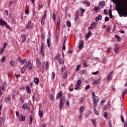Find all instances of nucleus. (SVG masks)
<instances>
[{
  "label": "nucleus",
  "mask_w": 127,
  "mask_h": 127,
  "mask_svg": "<svg viewBox=\"0 0 127 127\" xmlns=\"http://www.w3.org/2000/svg\"><path fill=\"white\" fill-rule=\"evenodd\" d=\"M112 1L115 3L116 10H117L119 16L122 17H127V0H112Z\"/></svg>",
  "instance_id": "1"
},
{
  "label": "nucleus",
  "mask_w": 127,
  "mask_h": 127,
  "mask_svg": "<svg viewBox=\"0 0 127 127\" xmlns=\"http://www.w3.org/2000/svg\"><path fill=\"white\" fill-rule=\"evenodd\" d=\"M48 10H46L44 11V13L41 18V23L42 25H44L46 19V16H47Z\"/></svg>",
  "instance_id": "2"
},
{
  "label": "nucleus",
  "mask_w": 127,
  "mask_h": 127,
  "mask_svg": "<svg viewBox=\"0 0 127 127\" xmlns=\"http://www.w3.org/2000/svg\"><path fill=\"white\" fill-rule=\"evenodd\" d=\"M37 69L38 72L42 71V63L39 58L36 59Z\"/></svg>",
  "instance_id": "3"
},
{
  "label": "nucleus",
  "mask_w": 127,
  "mask_h": 127,
  "mask_svg": "<svg viewBox=\"0 0 127 127\" xmlns=\"http://www.w3.org/2000/svg\"><path fill=\"white\" fill-rule=\"evenodd\" d=\"M28 68L29 70H32L33 69V67L32 66V63L31 61H29L26 63L23 66V68Z\"/></svg>",
  "instance_id": "4"
},
{
  "label": "nucleus",
  "mask_w": 127,
  "mask_h": 127,
  "mask_svg": "<svg viewBox=\"0 0 127 127\" xmlns=\"http://www.w3.org/2000/svg\"><path fill=\"white\" fill-rule=\"evenodd\" d=\"M99 97H96L95 98H94L93 100V109L95 110L96 108H97V105L98 103H99Z\"/></svg>",
  "instance_id": "5"
},
{
  "label": "nucleus",
  "mask_w": 127,
  "mask_h": 127,
  "mask_svg": "<svg viewBox=\"0 0 127 127\" xmlns=\"http://www.w3.org/2000/svg\"><path fill=\"white\" fill-rule=\"evenodd\" d=\"M64 106V100H63V98L61 97L60 99L59 102V108L60 110L62 111V108Z\"/></svg>",
  "instance_id": "6"
},
{
  "label": "nucleus",
  "mask_w": 127,
  "mask_h": 127,
  "mask_svg": "<svg viewBox=\"0 0 127 127\" xmlns=\"http://www.w3.org/2000/svg\"><path fill=\"white\" fill-rule=\"evenodd\" d=\"M82 84V81L81 80H78L75 84V86L74 87V89L75 90H78L79 89V87H80V85Z\"/></svg>",
  "instance_id": "7"
},
{
  "label": "nucleus",
  "mask_w": 127,
  "mask_h": 127,
  "mask_svg": "<svg viewBox=\"0 0 127 127\" xmlns=\"http://www.w3.org/2000/svg\"><path fill=\"white\" fill-rule=\"evenodd\" d=\"M104 3H105V1L100 2L98 6L97 7H95L94 8V9L96 10L97 12H98L97 11H99V9H101V8H102L104 6Z\"/></svg>",
  "instance_id": "8"
},
{
  "label": "nucleus",
  "mask_w": 127,
  "mask_h": 127,
  "mask_svg": "<svg viewBox=\"0 0 127 127\" xmlns=\"http://www.w3.org/2000/svg\"><path fill=\"white\" fill-rule=\"evenodd\" d=\"M26 29H32V28H33L31 21H29L26 25Z\"/></svg>",
  "instance_id": "9"
},
{
  "label": "nucleus",
  "mask_w": 127,
  "mask_h": 127,
  "mask_svg": "<svg viewBox=\"0 0 127 127\" xmlns=\"http://www.w3.org/2000/svg\"><path fill=\"white\" fill-rule=\"evenodd\" d=\"M97 26V23L96 22H94L92 23L90 27H89L88 29L89 30H92V29H94Z\"/></svg>",
  "instance_id": "10"
},
{
  "label": "nucleus",
  "mask_w": 127,
  "mask_h": 127,
  "mask_svg": "<svg viewBox=\"0 0 127 127\" xmlns=\"http://www.w3.org/2000/svg\"><path fill=\"white\" fill-rule=\"evenodd\" d=\"M22 108L23 110H30V107L27 103H24L22 106Z\"/></svg>",
  "instance_id": "11"
},
{
  "label": "nucleus",
  "mask_w": 127,
  "mask_h": 127,
  "mask_svg": "<svg viewBox=\"0 0 127 127\" xmlns=\"http://www.w3.org/2000/svg\"><path fill=\"white\" fill-rule=\"evenodd\" d=\"M26 120L25 116L23 115H20L19 117V122H25Z\"/></svg>",
  "instance_id": "12"
},
{
  "label": "nucleus",
  "mask_w": 127,
  "mask_h": 127,
  "mask_svg": "<svg viewBox=\"0 0 127 127\" xmlns=\"http://www.w3.org/2000/svg\"><path fill=\"white\" fill-rule=\"evenodd\" d=\"M113 73H114V71H112L109 74V75L107 77V81H109L112 80V78L113 77L112 75L113 74Z\"/></svg>",
  "instance_id": "13"
},
{
  "label": "nucleus",
  "mask_w": 127,
  "mask_h": 127,
  "mask_svg": "<svg viewBox=\"0 0 127 127\" xmlns=\"http://www.w3.org/2000/svg\"><path fill=\"white\" fill-rule=\"evenodd\" d=\"M62 97H63V92L62 91H60V92L58 93L56 95V99L57 100H59Z\"/></svg>",
  "instance_id": "14"
},
{
  "label": "nucleus",
  "mask_w": 127,
  "mask_h": 127,
  "mask_svg": "<svg viewBox=\"0 0 127 127\" xmlns=\"http://www.w3.org/2000/svg\"><path fill=\"white\" fill-rule=\"evenodd\" d=\"M61 55L60 54H57L55 56V59L57 61H60L62 58Z\"/></svg>",
  "instance_id": "15"
},
{
  "label": "nucleus",
  "mask_w": 127,
  "mask_h": 127,
  "mask_svg": "<svg viewBox=\"0 0 127 127\" xmlns=\"http://www.w3.org/2000/svg\"><path fill=\"white\" fill-rule=\"evenodd\" d=\"M42 45L41 47V50L40 51V53L43 55V56H44V54L43 53V50H44V44L43 42H41Z\"/></svg>",
  "instance_id": "16"
},
{
  "label": "nucleus",
  "mask_w": 127,
  "mask_h": 127,
  "mask_svg": "<svg viewBox=\"0 0 127 127\" xmlns=\"http://www.w3.org/2000/svg\"><path fill=\"white\" fill-rule=\"evenodd\" d=\"M21 38H22L21 42H22V43H23L24 42H25V41H26V40L27 39V38L26 37V35L22 34L21 35Z\"/></svg>",
  "instance_id": "17"
},
{
  "label": "nucleus",
  "mask_w": 127,
  "mask_h": 127,
  "mask_svg": "<svg viewBox=\"0 0 127 127\" xmlns=\"http://www.w3.org/2000/svg\"><path fill=\"white\" fill-rule=\"evenodd\" d=\"M79 11H77L75 15V18L74 19L75 22H77V21H78V19H79Z\"/></svg>",
  "instance_id": "18"
},
{
  "label": "nucleus",
  "mask_w": 127,
  "mask_h": 127,
  "mask_svg": "<svg viewBox=\"0 0 127 127\" xmlns=\"http://www.w3.org/2000/svg\"><path fill=\"white\" fill-rule=\"evenodd\" d=\"M38 113H39V116L40 117V118H42L44 114L43 111H41V108H39V111H38Z\"/></svg>",
  "instance_id": "19"
},
{
  "label": "nucleus",
  "mask_w": 127,
  "mask_h": 127,
  "mask_svg": "<svg viewBox=\"0 0 127 127\" xmlns=\"http://www.w3.org/2000/svg\"><path fill=\"white\" fill-rule=\"evenodd\" d=\"M26 90L28 94H30L31 93V90L29 86H26Z\"/></svg>",
  "instance_id": "20"
},
{
  "label": "nucleus",
  "mask_w": 127,
  "mask_h": 127,
  "mask_svg": "<svg viewBox=\"0 0 127 127\" xmlns=\"http://www.w3.org/2000/svg\"><path fill=\"white\" fill-rule=\"evenodd\" d=\"M7 22L5 21L2 20V19H0V25H5L6 24Z\"/></svg>",
  "instance_id": "21"
},
{
  "label": "nucleus",
  "mask_w": 127,
  "mask_h": 127,
  "mask_svg": "<svg viewBox=\"0 0 127 127\" xmlns=\"http://www.w3.org/2000/svg\"><path fill=\"white\" fill-rule=\"evenodd\" d=\"M101 80H102V78L98 79L97 80L94 81V82H93V84L94 85L99 84V83H100V82L101 81Z\"/></svg>",
  "instance_id": "22"
},
{
  "label": "nucleus",
  "mask_w": 127,
  "mask_h": 127,
  "mask_svg": "<svg viewBox=\"0 0 127 127\" xmlns=\"http://www.w3.org/2000/svg\"><path fill=\"white\" fill-rule=\"evenodd\" d=\"M91 35H92V32L89 31L88 33H87L86 35V39H88L91 37Z\"/></svg>",
  "instance_id": "23"
},
{
  "label": "nucleus",
  "mask_w": 127,
  "mask_h": 127,
  "mask_svg": "<svg viewBox=\"0 0 127 127\" xmlns=\"http://www.w3.org/2000/svg\"><path fill=\"white\" fill-rule=\"evenodd\" d=\"M34 82L36 84L38 85L39 83V78H35L34 79Z\"/></svg>",
  "instance_id": "24"
},
{
  "label": "nucleus",
  "mask_w": 127,
  "mask_h": 127,
  "mask_svg": "<svg viewBox=\"0 0 127 127\" xmlns=\"http://www.w3.org/2000/svg\"><path fill=\"white\" fill-rule=\"evenodd\" d=\"M119 50V46L117 44H116L115 45V53H117V52H118Z\"/></svg>",
  "instance_id": "25"
},
{
  "label": "nucleus",
  "mask_w": 127,
  "mask_h": 127,
  "mask_svg": "<svg viewBox=\"0 0 127 127\" xmlns=\"http://www.w3.org/2000/svg\"><path fill=\"white\" fill-rule=\"evenodd\" d=\"M84 47V42L83 41H80V44L78 46L79 49H82Z\"/></svg>",
  "instance_id": "26"
},
{
  "label": "nucleus",
  "mask_w": 127,
  "mask_h": 127,
  "mask_svg": "<svg viewBox=\"0 0 127 127\" xmlns=\"http://www.w3.org/2000/svg\"><path fill=\"white\" fill-rule=\"evenodd\" d=\"M99 20H102V15H99L98 16L96 17L95 18V21L96 22L99 21Z\"/></svg>",
  "instance_id": "27"
},
{
  "label": "nucleus",
  "mask_w": 127,
  "mask_h": 127,
  "mask_svg": "<svg viewBox=\"0 0 127 127\" xmlns=\"http://www.w3.org/2000/svg\"><path fill=\"white\" fill-rule=\"evenodd\" d=\"M85 109V108L84 106H81L80 109H79V113L80 114H83V112H84V110Z\"/></svg>",
  "instance_id": "28"
},
{
  "label": "nucleus",
  "mask_w": 127,
  "mask_h": 127,
  "mask_svg": "<svg viewBox=\"0 0 127 127\" xmlns=\"http://www.w3.org/2000/svg\"><path fill=\"white\" fill-rule=\"evenodd\" d=\"M15 64V62L13 60H11L9 62V64L11 67H14Z\"/></svg>",
  "instance_id": "29"
},
{
  "label": "nucleus",
  "mask_w": 127,
  "mask_h": 127,
  "mask_svg": "<svg viewBox=\"0 0 127 127\" xmlns=\"http://www.w3.org/2000/svg\"><path fill=\"white\" fill-rule=\"evenodd\" d=\"M115 37L116 38H117V41L118 42H120V41H121V38L120 36H119L118 35H116Z\"/></svg>",
  "instance_id": "30"
},
{
  "label": "nucleus",
  "mask_w": 127,
  "mask_h": 127,
  "mask_svg": "<svg viewBox=\"0 0 127 127\" xmlns=\"http://www.w3.org/2000/svg\"><path fill=\"white\" fill-rule=\"evenodd\" d=\"M47 45L48 47H51V40H50L49 38L47 39Z\"/></svg>",
  "instance_id": "31"
},
{
  "label": "nucleus",
  "mask_w": 127,
  "mask_h": 127,
  "mask_svg": "<svg viewBox=\"0 0 127 127\" xmlns=\"http://www.w3.org/2000/svg\"><path fill=\"white\" fill-rule=\"evenodd\" d=\"M4 101H5V102L6 103H8L10 101V98L9 97H6V98H5Z\"/></svg>",
  "instance_id": "32"
},
{
  "label": "nucleus",
  "mask_w": 127,
  "mask_h": 127,
  "mask_svg": "<svg viewBox=\"0 0 127 127\" xmlns=\"http://www.w3.org/2000/svg\"><path fill=\"white\" fill-rule=\"evenodd\" d=\"M83 3L84 4H87V6H90V5H91V3H90V2L88 1V0H85L83 2Z\"/></svg>",
  "instance_id": "33"
},
{
  "label": "nucleus",
  "mask_w": 127,
  "mask_h": 127,
  "mask_svg": "<svg viewBox=\"0 0 127 127\" xmlns=\"http://www.w3.org/2000/svg\"><path fill=\"white\" fill-rule=\"evenodd\" d=\"M127 94V89H125L124 92L122 94V99H124V96L125 95Z\"/></svg>",
  "instance_id": "34"
},
{
  "label": "nucleus",
  "mask_w": 127,
  "mask_h": 127,
  "mask_svg": "<svg viewBox=\"0 0 127 127\" xmlns=\"http://www.w3.org/2000/svg\"><path fill=\"white\" fill-rule=\"evenodd\" d=\"M30 123H29V125H31L33 124V117L32 116H30Z\"/></svg>",
  "instance_id": "35"
},
{
  "label": "nucleus",
  "mask_w": 127,
  "mask_h": 127,
  "mask_svg": "<svg viewBox=\"0 0 127 127\" xmlns=\"http://www.w3.org/2000/svg\"><path fill=\"white\" fill-rule=\"evenodd\" d=\"M59 64H61V65H63L64 64V61L62 59H60L58 61Z\"/></svg>",
  "instance_id": "36"
},
{
  "label": "nucleus",
  "mask_w": 127,
  "mask_h": 127,
  "mask_svg": "<svg viewBox=\"0 0 127 127\" xmlns=\"http://www.w3.org/2000/svg\"><path fill=\"white\" fill-rule=\"evenodd\" d=\"M103 116L104 118L107 119L108 117H109V115L108 114V113L105 112L103 114Z\"/></svg>",
  "instance_id": "37"
},
{
  "label": "nucleus",
  "mask_w": 127,
  "mask_h": 127,
  "mask_svg": "<svg viewBox=\"0 0 127 127\" xmlns=\"http://www.w3.org/2000/svg\"><path fill=\"white\" fill-rule=\"evenodd\" d=\"M82 64H83V66L84 67H88V64H87V63L86 62V61H84V62H83V63Z\"/></svg>",
  "instance_id": "38"
},
{
  "label": "nucleus",
  "mask_w": 127,
  "mask_h": 127,
  "mask_svg": "<svg viewBox=\"0 0 127 127\" xmlns=\"http://www.w3.org/2000/svg\"><path fill=\"white\" fill-rule=\"evenodd\" d=\"M92 98H93V100H94V98L96 99V98H99V97L96 96L95 93V92H92Z\"/></svg>",
  "instance_id": "39"
},
{
  "label": "nucleus",
  "mask_w": 127,
  "mask_h": 127,
  "mask_svg": "<svg viewBox=\"0 0 127 127\" xmlns=\"http://www.w3.org/2000/svg\"><path fill=\"white\" fill-rule=\"evenodd\" d=\"M26 62H27L26 59L22 60V62H21V65H24V63H26Z\"/></svg>",
  "instance_id": "40"
},
{
  "label": "nucleus",
  "mask_w": 127,
  "mask_h": 127,
  "mask_svg": "<svg viewBox=\"0 0 127 127\" xmlns=\"http://www.w3.org/2000/svg\"><path fill=\"white\" fill-rule=\"evenodd\" d=\"M4 122V119L2 117H0V124H2V123Z\"/></svg>",
  "instance_id": "41"
},
{
  "label": "nucleus",
  "mask_w": 127,
  "mask_h": 127,
  "mask_svg": "<svg viewBox=\"0 0 127 127\" xmlns=\"http://www.w3.org/2000/svg\"><path fill=\"white\" fill-rule=\"evenodd\" d=\"M49 67V63L48 62H46V65H45V68L46 69H48Z\"/></svg>",
  "instance_id": "42"
},
{
  "label": "nucleus",
  "mask_w": 127,
  "mask_h": 127,
  "mask_svg": "<svg viewBox=\"0 0 127 127\" xmlns=\"http://www.w3.org/2000/svg\"><path fill=\"white\" fill-rule=\"evenodd\" d=\"M26 69V67L23 68V67H22V68L21 69V73H24L25 72V70Z\"/></svg>",
  "instance_id": "43"
},
{
  "label": "nucleus",
  "mask_w": 127,
  "mask_h": 127,
  "mask_svg": "<svg viewBox=\"0 0 127 127\" xmlns=\"http://www.w3.org/2000/svg\"><path fill=\"white\" fill-rule=\"evenodd\" d=\"M6 59V57H2L1 60V63H3V62H4L5 60Z\"/></svg>",
  "instance_id": "44"
},
{
  "label": "nucleus",
  "mask_w": 127,
  "mask_h": 127,
  "mask_svg": "<svg viewBox=\"0 0 127 127\" xmlns=\"http://www.w3.org/2000/svg\"><path fill=\"white\" fill-rule=\"evenodd\" d=\"M94 110L95 114L96 115H99V112L98 111H97L96 108H94Z\"/></svg>",
  "instance_id": "45"
},
{
  "label": "nucleus",
  "mask_w": 127,
  "mask_h": 127,
  "mask_svg": "<svg viewBox=\"0 0 127 127\" xmlns=\"http://www.w3.org/2000/svg\"><path fill=\"white\" fill-rule=\"evenodd\" d=\"M55 77H56V74L54 72H52V79H55Z\"/></svg>",
  "instance_id": "46"
},
{
  "label": "nucleus",
  "mask_w": 127,
  "mask_h": 127,
  "mask_svg": "<svg viewBox=\"0 0 127 127\" xmlns=\"http://www.w3.org/2000/svg\"><path fill=\"white\" fill-rule=\"evenodd\" d=\"M4 50H5V49H3V48H1L0 50V53L1 54H2L4 51Z\"/></svg>",
  "instance_id": "47"
},
{
  "label": "nucleus",
  "mask_w": 127,
  "mask_h": 127,
  "mask_svg": "<svg viewBox=\"0 0 127 127\" xmlns=\"http://www.w3.org/2000/svg\"><path fill=\"white\" fill-rule=\"evenodd\" d=\"M45 36L43 34H42V35H41V40H42V41H44L45 40Z\"/></svg>",
  "instance_id": "48"
},
{
  "label": "nucleus",
  "mask_w": 127,
  "mask_h": 127,
  "mask_svg": "<svg viewBox=\"0 0 127 127\" xmlns=\"http://www.w3.org/2000/svg\"><path fill=\"white\" fill-rule=\"evenodd\" d=\"M67 78V72H65L63 75V78L66 79Z\"/></svg>",
  "instance_id": "49"
},
{
  "label": "nucleus",
  "mask_w": 127,
  "mask_h": 127,
  "mask_svg": "<svg viewBox=\"0 0 127 127\" xmlns=\"http://www.w3.org/2000/svg\"><path fill=\"white\" fill-rule=\"evenodd\" d=\"M81 67V64H79L77 66L76 71H79L80 70V67Z\"/></svg>",
  "instance_id": "50"
},
{
  "label": "nucleus",
  "mask_w": 127,
  "mask_h": 127,
  "mask_svg": "<svg viewBox=\"0 0 127 127\" xmlns=\"http://www.w3.org/2000/svg\"><path fill=\"white\" fill-rule=\"evenodd\" d=\"M67 27H70V26H71V23H70V21H67Z\"/></svg>",
  "instance_id": "51"
},
{
  "label": "nucleus",
  "mask_w": 127,
  "mask_h": 127,
  "mask_svg": "<svg viewBox=\"0 0 127 127\" xmlns=\"http://www.w3.org/2000/svg\"><path fill=\"white\" fill-rule=\"evenodd\" d=\"M52 19L53 20H55V19H56V14L55 12H54L53 15L52 16Z\"/></svg>",
  "instance_id": "52"
},
{
  "label": "nucleus",
  "mask_w": 127,
  "mask_h": 127,
  "mask_svg": "<svg viewBox=\"0 0 127 127\" xmlns=\"http://www.w3.org/2000/svg\"><path fill=\"white\" fill-rule=\"evenodd\" d=\"M4 26H5L6 27V28H8L9 29V30H10L11 28L8 25H7V23H6V24L4 25Z\"/></svg>",
  "instance_id": "53"
},
{
  "label": "nucleus",
  "mask_w": 127,
  "mask_h": 127,
  "mask_svg": "<svg viewBox=\"0 0 127 127\" xmlns=\"http://www.w3.org/2000/svg\"><path fill=\"white\" fill-rule=\"evenodd\" d=\"M65 69H66V68H65V66H63L61 69L62 72H64Z\"/></svg>",
  "instance_id": "54"
},
{
  "label": "nucleus",
  "mask_w": 127,
  "mask_h": 127,
  "mask_svg": "<svg viewBox=\"0 0 127 127\" xmlns=\"http://www.w3.org/2000/svg\"><path fill=\"white\" fill-rule=\"evenodd\" d=\"M92 122L93 125L94 126H96V120H92Z\"/></svg>",
  "instance_id": "55"
},
{
  "label": "nucleus",
  "mask_w": 127,
  "mask_h": 127,
  "mask_svg": "<svg viewBox=\"0 0 127 127\" xmlns=\"http://www.w3.org/2000/svg\"><path fill=\"white\" fill-rule=\"evenodd\" d=\"M110 30H111V26H109L107 27V32H110Z\"/></svg>",
  "instance_id": "56"
},
{
  "label": "nucleus",
  "mask_w": 127,
  "mask_h": 127,
  "mask_svg": "<svg viewBox=\"0 0 127 127\" xmlns=\"http://www.w3.org/2000/svg\"><path fill=\"white\" fill-rule=\"evenodd\" d=\"M29 12V9H28L25 10V14H28Z\"/></svg>",
  "instance_id": "57"
},
{
  "label": "nucleus",
  "mask_w": 127,
  "mask_h": 127,
  "mask_svg": "<svg viewBox=\"0 0 127 127\" xmlns=\"http://www.w3.org/2000/svg\"><path fill=\"white\" fill-rule=\"evenodd\" d=\"M110 20V18H108V17H105V21H109Z\"/></svg>",
  "instance_id": "58"
},
{
  "label": "nucleus",
  "mask_w": 127,
  "mask_h": 127,
  "mask_svg": "<svg viewBox=\"0 0 127 127\" xmlns=\"http://www.w3.org/2000/svg\"><path fill=\"white\" fill-rule=\"evenodd\" d=\"M6 47V43H4L3 45V47H2V48H3L4 49H5Z\"/></svg>",
  "instance_id": "59"
},
{
  "label": "nucleus",
  "mask_w": 127,
  "mask_h": 127,
  "mask_svg": "<svg viewBox=\"0 0 127 127\" xmlns=\"http://www.w3.org/2000/svg\"><path fill=\"white\" fill-rule=\"evenodd\" d=\"M98 73H99V71H97L96 72H93L92 75H97Z\"/></svg>",
  "instance_id": "60"
},
{
  "label": "nucleus",
  "mask_w": 127,
  "mask_h": 127,
  "mask_svg": "<svg viewBox=\"0 0 127 127\" xmlns=\"http://www.w3.org/2000/svg\"><path fill=\"white\" fill-rule=\"evenodd\" d=\"M43 8V5L42 4H39V9L40 10L41 8Z\"/></svg>",
  "instance_id": "61"
},
{
  "label": "nucleus",
  "mask_w": 127,
  "mask_h": 127,
  "mask_svg": "<svg viewBox=\"0 0 127 127\" xmlns=\"http://www.w3.org/2000/svg\"><path fill=\"white\" fill-rule=\"evenodd\" d=\"M90 88V85H87L86 87H85V90H88Z\"/></svg>",
  "instance_id": "62"
},
{
  "label": "nucleus",
  "mask_w": 127,
  "mask_h": 127,
  "mask_svg": "<svg viewBox=\"0 0 127 127\" xmlns=\"http://www.w3.org/2000/svg\"><path fill=\"white\" fill-rule=\"evenodd\" d=\"M121 121H122V123H123L125 122L124 117L122 116H121Z\"/></svg>",
  "instance_id": "63"
},
{
  "label": "nucleus",
  "mask_w": 127,
  "mask_h": 127,
  "mask_svg": "<svg viewBox=\"0 0 127 127\" xmlns=\"http://www.w3.org/2000/svg\"><path fill=\"white\" fill-rule=\"evenodd\" d=\"M69 103L68 101H66V106L69 107Z\"/></svg>",
  "instance_id": "64"
}]
</instances>
